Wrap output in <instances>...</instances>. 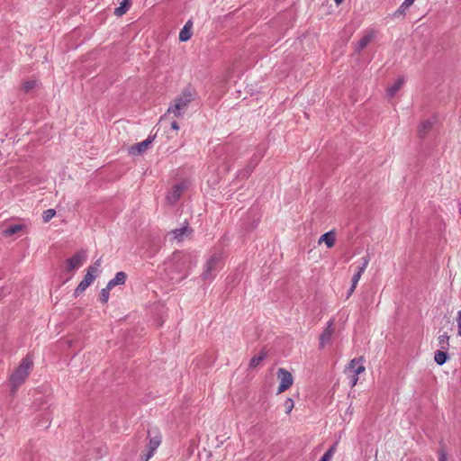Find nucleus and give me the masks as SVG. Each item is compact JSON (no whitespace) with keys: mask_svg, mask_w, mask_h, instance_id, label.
<instances>
[{"mask_svg":"<svg viewBox=\"0 0 461 461\" xmlns=\"http://www.w3.org/2000/svg\"><path fill=\"white\" fill-rule=\"evenodd\" d=\"M32 366V360L31 357H24L20 365L11 374L9 380L7 381V387L9 388L10 401L12 402L17 389L25 382L29 375V371Z\"/></svg>","mask_w":461,"mask_h":461,"instance_id":"obj_1","label":"nucleus"},{"mask_svg":"<svg viewBox=\"0 0 461 461\" xmlns=\"http://www.w3.org/2000/svg\"><path fill=\"white\" fill-rule=\"evenodd\" d=\"M192 100L193 95L190 91L183 92L175 99V104L168 107L167 113H172L176 118L180 117Z\"/></svg>","mask_w":461,"mask_h":461,"instance_id":"obj_2","label":"nucleus"},{"mask_svg":"<svg viewBox=\"0 0 461 461\" xmlns=\"http://www.w3.org/2000/svg\"><path fill=\"white\" fill-rule=\"evenodd\" d=\"M100 266L101 258L95 260V262L93 265L88 267L86 274L85 275L83 280L78 284V285L74 291L75 296H79L93 283V281L95 278L94 274L98 271Z\"/></svg>","mask_w":461,"mask_h":461,"instance_id":"obj_3","label":"nucleus"},{"mask_svg":"<svg viewBox=\"0 0 461 461\" xmlns=\"http://www.w3.org/2000/svg\"><path fill=\"white\" fill-rule=\"evenodd\" d=\"M149 443L147 445V453L140 456V461H149L156 450L161 444L162 438L159 433L155 432L153 435L150 431L148 432Z\"/></svg>","mask_w":461,"mask_h":461,"instance_id":"obj_4","label":"nucleus"},{"mask_svg":"<svg viewBox=\"0 0 461 461\" xmlns=\"http://www.w3.org/2000/svg\"><path fill=\"white\" fill-rule=\"evenodd\" d=\"M279 380V385L277 388V393H282L288 390L294 384V377L288 370L285 368H279L276 373Z\"/></svg>","mask_w":461,"mask_h":461,"instance_id":"obj_5","label":"nucleus"},{"mask_svg":"<svg viewBox=\"0 0 461 461\" xmlns=\"http://www.w3.org/2000/svg\"><path fill=\"white\" fill-rule=\"evenodd\" d=\"M186 189L185 183L177 184L172 187L166 196V201L169 205H174L179 200L184 191Z\"/></svg>","mask_w":461,"mask_h":461,"instance_id":"obj_6","label":"nucleus"},{"mask_svg":"<svg viewBox=\"0 0 461 461\" xmlns=\"http://www.w3.org/2000/svg\"><path fill=\"white\" fill-rule=\"evenodd\" d=\"M334 333V321L330 320L319 338L320 348H323L331 339Z\"/></svg>","mask_w":461,"mask_h":461,"instance_id":"obj_7","label":"nucleus"},{"mask_svg":"<svg viewBox=\"0 0 461 461\" xmlns=\"http://www.w3.org/2000/svg\"><path fill=\"white\" fill-rule=\"evenodd\" d=\"M155 137H156L155 135L149 136V138L147 140H145L144 141H141L140 143H137V144L130 147L129 153L132 156H138V155L142 154L144 151H146L149 149V145L155 140Z\"/></svg>","mask_w":461,"mask_h":461,"instance_id":"obj_8","label":"nucleus"},{"mask_svg":"<svg viewBox=\"0 0 461 461\" xmlns=\"http://www.w3.org/2000/svg\"><path fill=\"white\" fill-rule=\"evenodd\" d=\"M366 370V367L364 366V357H359L357 358H353L350 360L348 366L346 367V372L349 371L353 373V375H358L362 373H364Z\"/></svg>","mask_w":461,"mask_h":461,"instance_id":"obj_9","label":"nucleus"},{"mask_svg":"<svg viewBox=\"0 0 461 461\" xmlns=\"http://www.w3.org/2000/svg\"><path fill=\"white\" fill-rule=\"evenodd\" d=\"M86 258V252L84 250L77 251L75 255L67 260L68 267L67 270L71 272L76 268L79 267Z\"/></svg>","mask_w":461,"mask_h":461,"instance_id":"obj_10","label":"nucleus"},{"mask_svg":"<svg viewBox=\"0 0 461 461\" xmlns=\"http://www.w3.org/2000/svg\"><path fill=\"white\" fill-rule=\"evenodd\" d=\"M221 260V255L220 254H213L212 255L209 259L207 260L204 271H203V277L209 278L212 273V271L215 269L216 266Z\"/></svg>","mask_w":461,"mask_h":461,"instance_id":"obj_11","label":"nucleus"},{"mask_svg":"<svg viewBox=\"0 0 461 461\" xmlns=\"http://www.w3.org/2000/svg\"><path fill=\"white\" fill-rule=\"evenodd\" d=\"M375 32L371 30L367 32L357 43L356 52L360 53L375 38Z\"/></svg>","mask_w":461,"mask_h":461,"instance_id":"obj_12","label":"nucleus"},{"mask_svg":"<svg viewBox=\"0 0 461 461\" xmlns=\"http://www.w3.org/2000/svg\"><path fill=\"white\" fill-rule=\"evenodd\" d=\"M192 230L189 229V224L187 221L185 222V225L179 229H175L170 231L173 239L177 241H182L185 235L191 233Z\"/></svg>","mask_w":461,"mask_h":461,"instance_id":"obj_13","label":"nucleus"},{"mask_svg":"<svg viewBox=\"0 0 461 461\" xmlns=\"http://www.w3.org/2000/svg\"><path fill=\"white\" fill-rule=\"evenodd\" d=\"M127 275L126 273L121 271L117 272L115 276L111 279L107 285H109V288H113L116 285H123L126 282Z\"/></svg>","mask_w":461,"mask_h":461,"instance_id":"obj_14","label":"nucleus"},{"mask_svg":"<svg viewBox=\"0 0 461 461\" xmlns=\"http://www.w3.org/2000/svg\"><path fill=\"white\" fill-rule=\"evenodd\" d=\"M335 233L333 230H330L321 235L318 240V243L321 244L323 242L328 248H332L335 245Z\"/></svg>","mask_w":461,"mask_h":461,"instance_id":"obj_15","label":"nucleus"},{"mask_svg":"<svg viewBox=\"0 0 461 461\" xmlns=\"http://www.w3.org/2000/svg\"><path fill=\"white\" fill-rule=\"evenodd\" d=\"M191 27H192V23L189 21L187 22L185 26L183 27V29L180 31V33H179V41L184 42V41H187L190 38H191Z\"/></svg>","mask_w":461,"mask_h":461,"instance_id":"obj_16","label":"nucleus"},{"mask_svg":"<svg viewBox=\"0 0 461 461\" xmlns=\"http://www.w3.org/2000/svg\"><path fill=\"white\" fill-rule=\"evenodd\" d=\"M404 83V78L403 77H399L394 83L393 86H389L387 88V95H389V97H393L395 95V94L399 91V89L402 87V86L403 85Z\"/></svg>","mask_w":461,"mask_h":461,"instance_id":"obj_17","label":"nucleus"},{"mask_svg":"<svg viewBox=\"0 0 461 461\" xmlns=\"http://www.w3.org/2000/svg\"><path fill=\"white\" fill-rule=\"evenodd\" d=\"M433 128V122L429 120L424 121L420 123L419 126V134L420 137L425 136L427 133H429L431 129Z\"/></svg>","mask_w":461,"mask_h":461,"instance_id":"obj_18","label":"nucleus"},{"mask_svg":"<svg viewBox=\"0 0 461 461\" xmlns=\"http://www.w3.org/2000/svg\"><path fill=\"white\" fill-rule=\"evenodd\" d=\"M267 357V352L265 350H261L258 356L253 357L249 361V367L255 368L257 367L261 361H263Z\"/></svg>","mask_w":461,"mask_h":461,"instance_id":"obj_19","label":"nucleus"},{"mask_svg":"<svg viewBox=\"0 0 461 461\" xmlns=\"http://www.w3.org/2000/svg\"><path fill=\"white\" fill-rule=\"evenodd\" d=\"M447 350H439L435 353L434 360L438 366L444 365L447 360Z\"/></svg>","mask_w":461,"mask_h":461,"instance_id":"obj_20","label":"nucleus"},{"mask_svg":"<svg viewBox=\"0 0 461 461\" xmlns=\"http://www.w3.org/2000/svg\"><path fill=\"white\" fill-rule=\"evenodd\" d=\"M130 0H122L119 7L115 8L114 14L118 17L122 16L128 11Z\"/></svg>","mask_w":461,"mask_h":461,"instance_id":"obj_21","label":"nucleus"},{"mask_svg":"<svg viewBox=\"0 0 461 461\" xmlns=\"http://www.w3.org/2000/svg\"><path fill=\"white\" fill-rule=\"evenodd\" d=\"M23 229H24V225H23V224H14V225L5 229L3 231V234L5 235V236H12V235L21 231Z\"/></svg>","mask_w":461,"mask_h":461,"instance_id":"obj_22","label":"nucleus"},{"mask_svg":"<svg viewBox=\"0 0 461 461\" xmlns=\"http://www.w3.org/2000/svg\"><path fill=\"white\" fill-rule=\"evenodd\" d=\"M438 340L442 350H447L449 348V336L442 334L438 336Z\"/></svg>","mask_w":461,"mask_h":461,"instance_id":"obj_23","label":"nucleus"},{"mask_svg":"<svg viewBox=\"0 0 461 461\" xmlns=\"http://www.w3.org/2000/svg\"><path fill=\"white\" fill-rule=\"evenodd\" d=\"M112 288H109V285H107L106 287L103 288L100 293V301L103 303H106L109 300V292Z\"/></svg>","mask_w":461,"mask_h":461,"instance_id":"obj_24","label":"nucleus"},{"mask_svg":"<svg viewBox=\"0 0 461 461\" xmlns=\"http://www.w3.org/2000/svg\"><path fill=\"white\" fill-rule=\"evenodd\" d=\"M361 276H362V274L358 271L354 275V276L352 278V285H351V287L348 292L349 295L355 291L357 285L361 278Z\"/></svg>","mask_w":461,"mask_h":461,"instance_id":"obj_25","label":"nucleus"},{"mask_svg":"<svg viewBox=\"0 0 461 461\" xmlns=\"http://www.w3.org/2000/svg\"><path fill=\"white\" fill-rule=\"evenodd\" d=\"M284 407L285 409V413L286 414H290L291 411H293L294 407V402L292 398H287L285 402H284Z\"/></svg>","mask_w":461,"mask_h":461,"instance_id":"obj_26","label":"nucleus"},{"mask_svg":"<svg viewBox=\"0 0 461 461\" xmlns=\"http://www.w3.org/2000/svg\"><path fill=\"white\" fill-rule=\"evenodd\" d=\"M36 86H37V81L32 80V81H27V82L23 83V89L24 90L25 93H28V92L32 91V89H34Z\"/></svg>","mask_w":461,"mask_h":461,"instance_id":"obj_27","label":"nucleus"},{"mask_svg":"<svg viewBox=\"0 0 461 461\" xmlns=\"http://www.w3.org/2000/svg\"><path fill=\"white\" fill-rule=\"evenodd\" d=\"M56 214V211L54 209H49L44 211L42 218L45 222L50 221Z\"/></svg>","mask_w":461,"mask_h":461,"instance_id":"obj_28","label":"nucleus"},{"mask_svg":"<svg viewBox=\"0 0 461 461\" xmlns=\"http://www.w3.org/2000/svg\"><path fill=\"white\" fill-rule=\"evenodd\" d=\"M335 452V446L330 447L320 459V461H330Z\"/></svg>","mask_w":461,"mask_h":461,"instance_id":"obj_29","label":"nucleus"},{"mask_svg":"<svg viewBox=\"0 0 461 461\" xmlns=\"http://www.w3.org/2000/svg\"><path fill=\"white\" fill-rule=\"evenodd\" d=\"M415 0H404L400 8L398 9L397 13L403 14L406 9H408Z\"/></svg>","mask_w":461,"mask_h":461,"instance_id":"obj_30","label":"nucleus"},{"mask_svg":"<svg viewBox=\"0 0 461 461\" xmlns=\"http://www.w3.org/2000/svg\"><path fill=\"white\" fill-rule=\"evenodd\" d=\"M438 461H447V453L445 447H440L438 450Z\"/></svg>","mask_w":461,"mask_h":461,"instance_id":"obj_31","label":"nucleus"},{"mask_svg":"<svg viewBox=\"0 0 461 461\" xmlns=\"http://www.w3.org/2000/svg\"><path fill=\"white\" fill-rule=\"evenodd\" d=\"M368 258H364V262L362 264V266L359 267L358 269V272H360L361 274H363V272L365 271V269L366 268L367 265H368Z\"/></svg>","mask_w":461,"mask_h":461,"instance_id":"obj_32","label":"nucleus"},{"mask_svg":"<svg viewBox=\"0 0 461 461\" xmlns=\"http://www.w3.org/2000/svg\"><path fill=\"white\" fill-rule=\"evenodd\" d=\"M456 323L458 328V334L461 335V311L457 312Z\"/></svg>","mask_w":461,"mask_h":461,"instance_id":"obj_33","label":"nucleus"},{"mask_svg":"<svg viewBox=\"0 0 461 461\" xmlns=\"http://www.w3.org/2000/svg\"><path fill=\"white\" fill-rule=\"evenodd\" d=\"M357 381H358V375H352L351 380H350L351 386L354 387L357 384Z\"/></svg>","mask_w":461,"mask_h":461,"instance_id":"obj_34","label":"nucleus"},{"mask_svg":"<svg viewBox=\"0 0 461 461\" xmlns=\"http://www.w3.org/2000/svg\"><path fill=\"white\" fill-rule=\"evenodd\" d=\"M171 128L174 129V130H178L179 129V125L176 122H173L171 123Z\"/></svg>","mask_w":461,"mask_h":461,"instance_id":"obj_35","label":"nucleus"},{"mask_svg":"<svg viewBox=\"0 0 461 461\" xmlns=\"http://www.w3.org/2000/svg\"><path fill=\"white\" fill-rule=\"evenodd\" d=\"M334 2L339 5L343 2V0H334Z\"/></svg>","mask_w":461,"mask_h":461,"instance_id":"obj_36","label":"nucleus"}]
</instances>
